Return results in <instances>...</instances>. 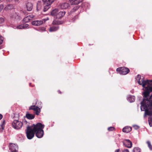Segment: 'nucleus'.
Wrapping results in <instances>:
<instances>
[{
	"label": "nucleus",
	"instance_id": "44",
	"mask_svg": "<svg viewBox=\"0 0 152 152\" xmlns=\"http://www.w3.org/2000/svg\"><path fill=\"white\" fill-rule=\"evenodd\" d=\"M23 121H24V122H25V123L26 124L27 123V121H26L25 120H23Z\"/></svg>",
	"mask_w": 152,
	"mask_h": 152
},
{
	"label": "nucleus",
	"instance_id": "23",
	"mask_svg": "<svg viewBox=\"0 0 152 152\" xmlns=\"http://www.w3.org/2000/svg\"><path fill=\"white\" fill-rule=\"evenodd\" d=\"M14 7V6L12 4H9L5 8L6 10H9L12 9Z\"/></svg>",
	"mask_w": 152,
	"mask_h": 152
},
{
	"label": "nucleus",
	"instance_id": "38",
	"mask_svg": "<svg viewBox=\"0 0 152 152\" xmlns=\"http://www.w3.org/2000/svg\"><path fill=\"white\" fill-rule=\"evenodd\" d=\"M122 152H129V151L127 149H125L122 151Z\"/></svg>",
	"mask_w": 152,
	"mask_h": 152
},
{
	"label": "nucleus",
	"instance_id": "26",
	"mask_svg": "<svg viewBox=\"0 0 152 152\" xmlns=\"http://www.w3.org/2000/svg\"><path fill=\"white\" fill-rule=\"evenodd\" d=\"M79 8V6H77L74 7L73 9L71 10V12H73L77 10Z\"/></svg>",
	"mask_w": 152,
	"mask_h": 152
},
{
	"label": "nucleus",
	"instance_id": "33",
	"mask_svg": "<svg viewBox=\"0 0 152 152\" xmlns=\"http://www.w3.org/2000/svg\"><path fill=\"white\" fill-rule=\"evenodd\" d=\"M3 39V37L1 36H0V44H1L2 43Z\"/></svg>",
	"mask_w": 152,
	"mask_h": 152
},
{
	"label": "nucleus",
	"instance_id": "16",
	"mask_svg": "<svg viewBox=\"0 0 152 152\" xmlns=\"http://www.w3.org/2000/svg\"><path fill=\"white\" fill-rule=\"evenodd\" d=\"M35 115L27 113L26 114V117L29 120L34 119L35 117Z\"/></svg>",
	"mask_w": 152,
	"mask_h": 152
},
{
	"label": "nucleus",
	"instance_id": "2",
	"mask_svg": "<svg viewBox=\"0 0 152 152\" xmlns=\"http://www.w3.org/2000/svg\"><path fill=\"white\" fill-rule=\"evenodd\" d=\"M33 128L36 136L38 138L42 137L44 134L43 129L44 128V125L40 123L37 124L36 125L33 124Z\"/></svg>",
	"mask_w": 152,
	"mask_h": 152
},
{
	"label": "nucleus",
	"instance_id": "39",
	"mask_svg": "<svg viewBox=\"0 0 152 152\" xmlns=\"http://www.w3.org/2000/svg\"><path fill=\"white\" fill-rule=\"evenodd\" d=\"M28 17H30L29 18L30 19V20L32 19L34 17V16L32 15H30L28 16Z\"/></svg>",
	"mask_w": 152,
	"mask_h": 152
},
{
	"label": "nucleus",
	"instance_id": "43",
	"mask_svg": "<svg viewBox=\"0 0 152 152\" xmlns=\"http://www.w3.org/2000/svg\"><path fill=\"white\" fill-rule=\"evenodd\" d=\"M58 93L60 94H61L62 93L61 92V91L59 90L58 91Z\"/></svg>",
	"mask_w": 152,
	"mask_h": 152
},
{
	"label": "nucleus",
	"instance_id": "15",
	"mask_svg": "<svg viewBox=\"0 0 152 152\" xmlns=\"http://www.w3.org/2000/svg\"><path fill=\"white\" fill-rule=\"evenodd\" d=\"M132 129V128L129 126H126L122 130L123 132L126 133H128L130 132Z\"/></svg>",
	"mask_w": 152,
	"mask_h": 152
},
{
	"label": "nucleus",
	"instance_id": "22",
	"mask_svg": "<svg viewBox=\"0 0 152 152\" xmlns=\"http://www.w3.org/2000/svg\"><path fill=\"white\" fill-rule=\"evenodd\" d=\"M50 5L44 4L43 11L44 12L46 11L50 8Z\"/></svg>",
	"mask_w": 152,
	"mask_h": 152
},
{
	"label": "nucleus",
	"instance_id": "31",
	"mask_svg": "<svg viewBox=\"0 0 152 152\" xmlns=\"http://www.w3.org/2000/svg\"><path fill=\"white\" fill-rule=\"evenodd\" d=\"M4 22V19L2 17L0 18V24L3 23Z\"/></svg>",
	"mask_w": 152,
	"mask_h": 152
},
{
	"label": "nucleus",
	"instance_id": "9",
	"mask_svg": "<svg viewBox=\"0 0 152 152\" xmlns=\"http://www.w3.org/2000/svg\"><path fill=\"white\" fill-rule=\"evenodd\" d=\"M125 147L128 148H131L132 147V143L129 140H126L125 142H123Z\"/></svg>",
	"mask_w": 152,
	"mask_h": 152
},
{
	"label": "nucleus",
	"instance_id": "46",
	"mask_svg": "<svg viewBox=\"0 0 152 152\" xmlns=\"http://www.w3.org/2000/svg\"><path fill=\"white\" fill-rule=\"evenodd\" d=\"M2 0H0V2L2 1Z\"/></svg>",
	"mask_w": 152,
	"mask_h": 152
},
{
	"label": "nucleus",
	"instance_id": "30",
	"mask_svg": "<svg viewBox=\"0 0 152 152\" xmlns=\"http://www.w3.org/2000/svg\"><path fill=\"white\" fill-rule=\"evenodd\" d=\"M147 143L148 144V146L149 148L151 150H152V145H151L150 142L149 141H147Z\"/></svg>",
	"mask_w": 152,
	"mask_h": 152
},
{
	"label": "nucleus",
	"instance_id": "21",
	"mask_svg": "<svg viewBox=\"0 0 152 152\" xmlns=\"http://www.w3.org/2000/svg\"><path fill=\"white\" fill-rule=\"evenodd\" d=\"M127 99L130 102H133L135 101V97L133 96H129Z\"/></svg>",
	"mask_w": 152,
	"mask_h": 152
},
{
	"label": "nucleus",
	"instance_id": "41",
	"mask_svg": "<svg viewBox=\"0 0 152 152\" xmlns=\"http://www.w3.org/2000/svg\"><path fill=\"white\" fill-rule=\"evenodd\" d=\"M3 116L2 115L0 114V120L2 119V118Z\"/></svg>",
	"mask_w": 152,
	"mask_h": 152
},
{
	"label": "nucleus",
	"instance_id": "29",
	"mask_svg": "<svg viewBox=\"0 0 152 152\" xmlns=\"http://www.w3.org/2000/svg\"><path fill=\"white\" fill-rule=\"evenodd\" d=\"M5 121L4 120L2 124L1 125V129H0V132H1L2 130L4 129V125H5Z\"/></svg>",
	"mask_w": 152,
	"mask_h": 152
},
{
	"label": "nucleus",
	"instance_id": "20",
	"mask_svg": "<svg viewBox=\"0 0 152 152\" xmlns=\"http://www.w3.org/2000/svg\"><path fill=\"white\" fill-rule=\"evenodd\" d=\"M42 5L41 1H38L37 4V11L40 10L42 7Z\"/></svg>",
	"mask_w": 152,
	"mask_h": 152
},
{
	"label": "nucleus",
	"instance_id": "1",
	"mask_svg": "<svg viewBox=\"0 0 152 152\" xmlns=\"http://www.w3.org/2000/svg\"><path fill=\"white\" fill-rule=\"evenodd\" d=\"M137 77L139 78L138 84L145 88L143 94V99L141 102V110L145 111L144 118L147 115L151 116L152 115V94L150 96L149 95L152 92V80H144V77L141 79L140 75H137Z\"/></svg>",
	"mask_w": 152,
	"mask_h": 152
},
{
	"label": "nucleus",
	"instance_id": "8",
	"mask_svg": "<svg viewBox=\"0 0 152 152\" xmlns=\"http://www.w3.org/2000/svg\"><path fill=\"white\" fill-rule=\"evenodd\" d=\"M10 150L11 152H17L18 149V146L14 144H11L10 145Z\"/></svg>",
	"mask_w": 152,
	"mask_h": 152
},
{
	"label": "nucleus",
	"instance_id": "6",
	"mask_svg": "<svg viewBox=\"0 0 152 152\" xmlns=\"http://www.w3.org/2000/svg\"><path fill=\"white\" fill-rule=\"evenodd\" d=\"M29 110H33L37 115H39L41 112L40 108L35 105L31 106L29 107Z\"/></svg>",
	"mask_w": 152,
	"mask_h": 152
},
{
	"label": "nucleus",
	"instance_id": "13",
	"mask_svg": "<svg viewBox=\"0 0 152 152\" xmlns=\"http://www.w3.org/2000/svg\"><path fill=\"white\" fill-rule=\"evenodd\" d=\"M59 10L57 9H55L53 10L51 12V15L53 16L54 18H56V15L58 12Z\"/></svg>",
	"mask_w": 152,
	"mask_h": 152
},
{
	"label": "nucleus",
	"instance_id": "36",
	"mask_svg": "<svg viewBox=\"0 0 152 152\" xmlns=\"http://www.w3.org/2000/svg\"><path fill=\"white\" fill-rule=\"evenodd\" d=\"M23 28H26L28 27L29 26V25L28 24H26L23 25Z\"/></svg>",
	"mask_w": 152,
	"mask_h": 152
},
{
	"label": "nucleus",
	"instance_id": "35",
	"mask_svg": "<svg viewBox=\"0 0 152 152\" xmlns=\"http://www.w3.org/2000/svg\"><path fill=\"white\" fill-rule=\"evenodd\" d=\"M4 7V6L3 5H2V4L0 5V12L3 9Z\"/></svg>",
	"mask_w": 152,
	"mask_h": 152
},
{
	"label": "nucleus",
	"instance_id": "12",
	"mask_svg": "<svg viewBox=\"0 0 152 152\" xmlns=\"http://www.w3.org/2000/svg\"><path fill=\"white\" fill-rule=\"evenodd\" d=\"M65 12L61 11L59 10L57 14L56 15V18H60L63 17L65 14Z\"/></svg>",
	"mask_w": 152,
	"mask_h": 152
},
{
	"label": "nucleus",
	"instance_id": "45",
	"mask_svg": "<svg viewBox=\"0 0 152 152\" xmlns=\"http://www.w3.org/2000/svg\"><path fill=\"white\" fill-rule=\"evenodd\" d=\"M38 102H39L38 101H37L36 102V105H37V103Z\"/></svg>",
	"mask_w": 152,
	"mask_h": 152
},
{
	"label": "nucleus",
	"instance_id": "24",
	"mask_svg": "<svg viewBox=\"0 0 152 152\" xmlns=\"http://www.w3.org/2000/svg\"><path fill=\"white\" fill-rule=\"evenodd\" d=\"M148 122L150 127H152V117H149L148 118Z\"/></svg>",
	"mask_w": 152,
	"mask_h": 152
},
{
	"label": "nucleus",
	"instance_id": "18",
	"mask_svg": "<svg viewBox=\"0 0 152 152\" xmlns=\"http://www.w3.org/2000/svg\"><path fill=\"white\" fill-rule=\"evenodd\" d=\"M32 4L30 3H28L26 5L27 10L28 11H31L32 9Z\"/></svg>",
	"mask_w": 152,
	"mask_h": 152
},
{
	"label": "nucleus",
	"instance_id": "42",
	"mask_svg": "<svg viewBox=\"0 0 152 152\" xmlns=\"http://www.w3.org/2000/svg\"><path fill=\"white\" fill-rule=\"evenodd\" d=\"M120 151V150L119 149H117L116 150L115 152H119Z\"/></svg>",
	"mask_w": 152,
	"mask_h": 152
},
{
	"label": "nucleus",
	"instance_id": "11",
	"mask_svg": "<svg viewBox=\"0 0 152 152\" xmlns=\"http://www.w3.org/2000/svg\"><path fill=\"white\" fill-rule=\"evenodd\" d=\"M69 6V4L67 3H64L60 4L58 7L59 8L64 9L67 8Z\"/></svg>",
	"mask_w": 152,
	"mask_h": 152
},
{
	"label": "nucleus",
	"instance_id": "10",
	"mask_svg": "<svg viewBox=\"0 0 152 152\" xmlns=\"http://www.w3.org/2000/svg\"><path fill=\"white\" fill-rule=\"evenodd\" d=\"M43 23V21L42 20H36L32 21L31 24L33 25L38 26L41 25Z\"/></svg>",
	"mask_w": 152,
	"mask_h": 152
},
{
	"label": "nucleus",
	"instance_id": "40",
	"mask_svg": "<svg viewBox=\"0 0 152 152\" xmlns=\"http://www.w3.org/2000/svg\"><path fill=\"white\" fill-rule=\"evenodd\" d=\"M13 0H7V1H8L9 2H11ZM15 1H17L18 0H14Z\"/></svg>",
	"mask_w": 152,
	"mask_h": 152
},
{
	"label": "nucleus",
	"instance_id": "25",
	"mask_svg": "<svg viewBox=\"0 0 152 152\" xmlns=\"http://www.w3.org/2000/svg\"><path fill=\"white\" fill-rule=\"evenodd\" d=\"M61 24V23L60 21L56 20H53V25H59Z\"/></svg>",
	"mask_w": 152,
	"mask_h": 152
},
{
	"label": "nucleus",
	"instance_id": "4",
	"mask_svg": "<svg viewBox=\"0 0 152 152\" xmlns=\"http://www.w3.org/2000/svg\"><path fill=\"white\" fill-rule=\"evenodd\" d=\"M116 71L121 74L125 75L129 72V69L125 67L118 68L116 69Z\"/></svg>",
	"mask_w": 152,
	"mask_h": 152
},
{
	"label": "nucleus",
	"instance_id": "32",
	"mask_svg": "<svg viewBox=\"0 0 152 152\" xmlns=\"http://www.w3.org/2000/svg\"><path fill=\"white\" fill-rule=\"evenodd\" d=\"M115 128L113 127H110L108 128V130L109 131H112L114 130Z\"/></svg>",
	"mask_w": 152,
	"mask_h": 152
},
{
	"label": "nucleus",
	"instance_id": "17",
	"mask_svg": "<svg viewBox=\"0 0 152 152\" xmlns=\"http://www.w3.org/2000/svg\"><path fill=\"white\" fill-rule=\"evenodd\" d=\"M43 4L51 5L54 1V0H42Z\"/></svg>",
	"mask_w": 152,
	"mask_h": 152
},
{
	"label": "nucleus",
	"instance_id": "27",
	"mask_svg": "<svg viewBox=\"0 0 152 152\" xmlns=\"http://www.w3.org/2000/svg\"><path fill=\"white\" fill-rule=\"evenodd\" d=\"M29 18L30 17H28V16L26 17L23 19V21L26 23L28 22L30 20V19Z\"/></svg>",
	"mask_w": 152,
	"mask_h": 152
},
{
	"label": "nucleus",
	"instance_id": "3",
	"mask_svg": "<svg viewBox=\"0 0 152 152\" xmlns=\"http://www.w3.org/2000/svg\"><path fill=\"white\" fill-rule=\"evenodd\" d=\"M26 134L28 139H31L34 136L35 133L33 131V126H28L27 127Z\"/></svg>",
	"mask_w": 152,
	"mask_h": 152
},
{
	"label": "nucleus",
	"instance_id": "7",
	"mask_svg": "<svg viewBox=\"0 0 152 152\" xmlns=\"http://www.w3.org/2000/svg\"><path fill=\"white\" fill-rule=\"evenodd\" d=\"M19 16L18 13L14 12L10 14V18L12 20L15 21L19 19Z\"/></svg>",
	"mask_w": 152,
	"mask_h": 152
},
{
	"label": "nucleus",
	"instance_id": "14",
	"mask_svg": "<svg viewBox=\"0 0 152 152\" xmlns=\"http://www.w3.org/2000/svg\"><path fill=\"white\" fill-rule=\"evenodd\" d=\"M83 0H69L71 4L77 5L82 2Z\"/></svg>",
	"mask_w": 152,
	"mask_h": 152
},
{
	"label": "nucleus",
	"instance_id": "5",
	"mask_svg": "<svg viewBox=\"0 0 152 152\" xmlns=\"http://www.w3.org/2000/svg\"><path fill=\"white\" fill-rule=\"evenodd\" d=\"M13 127L16 129H20L23 126V123L18 120H15L12 123Z\"/></svg>",
	"mask_w": 152,
	"mask_h": 152
},
{
	"label": "nucleus",
	"instance_id": "37",
	"mask_svg": "<svg viewBox=\"0 0 152 152\" xmlns=\"http://www.w3.org/2000/svg\"><path fill=\"white\" fill-rule=\"evenodd\" d=\"M133 127L135 129H139V127L137 125H134Z\"/></svg>",
	"mask_w": 152,
	"mask_h": 152
},
{
	"label": "nucleus",
	"instance_id": "34",
	"mask_svg": "<svg viewBox=\"0 0 152 152\" xmlns=\"http://www.w3.org/2000/svg\"><path fill=\"white\" fill-rule=\"evenodd\" d=\"M17 28L18 29H24L23 25V26L22 25H20V26H18L17 27Z\"/></svg>",
	"mask_w": 152,
	"mask_h": 152
},
{
	"label": "nucleus",
	"instance_id": "19",
	"mask_svg": "<svg viewBox=\"0 0 152 152\" xmlns=\"http://www.w3.org/2000/svg\"><path fill=\"white\" fill-rule=\"evenodd\" d=\"M59 28L58 26H53L50 28L49 31L50 32L56 31Z\"/></svg>",
	"mask_w": 152,
	"mask_h": 152
},
{
	"label": "nucleus",
	"instance_id": "28",
	"mask_svg": "<svg viewBox=\"0 0 152 152\" xmlns=\"http://www.w3.org/2000/svg\"><path fill=\"white\" fill-rule=\"evenodd\" d=\"M140 149L138 148L135 147L132 150V152H140Z\"/></svg>",
	"mask_w": 152,
	"mask_h": 152
}]
</instances>
